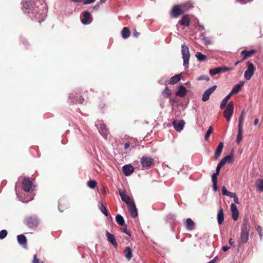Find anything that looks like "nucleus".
Listing matches in <instances>:
<instances>
[{"instance_id": "4c0bfd02", "label": "nucleus", "mask_w": 263, "mask_h": 263, "mask_svg": "<svg viewBox=\"0 0 263 263\" xmlns=\"http://www.w3.org/2000/svg\"><path fill=\"white\" fill-rule=\"evenodd\" d=\"M87 185L90 189H95L97 186V182L93 180H90L87 182Z\"/></svg>"}, {"instance_id": "49530a36", "label": "nucleus", "mask_w": 263, "mask_h": 263, "mask_svg": "<svg viewBox=\"0 0 263 263\" xmlns=\"http://www.w3.org/2000/svg\"><path fill=\"white\" fill-rule=\"evenodd\" d=\"M219 174L217 173H214L212 176V179L213 182H217V176Z\"/></svg>"}, {"instance_id": "4d7b16f0", "label": "nucleus", "mask_w": 263, "mask_h": 263, "mask_svg": "<svg viewBox=\"0 0 263 263\" xmlns=\"http://www.w3.org/2000/svg\"><path fill=\"white\" fill-rule=\"evenodd\" d=\"M233 198H234L235 203L238 204L239 203V199L236 195Z\"/></svg>"}, {"instance_id": "473e14b6", "label": "nucleus", "mask_w": 263, "mask_h": 263, "mask_svg": "<svg viewBox=\"0 0 263 263\" xmlns=\"http://www.w3.org/2000/svg\"><path fill=\"white\" fill-rule=\"evenodd\" d=\"M122 36L123 39H127L130 35L129 29L126 27H124L121 32Z\"/></svg>"}, {"instance_id": "20e7f679", "label": "nucleus", "mask_w": 263, "mask_h": 263, "mask_svg": "<svg viewBox=\"0 0 263 263\" xmlns=\"http://www.w3.org/2000/svg\"><path fill=\"white\" fill-rule=\"evenodd\" d=\"M96 126L97 127L100 134L105 139L107 138L109 134L108 129L107 128L105 124L102 121H98Z\"/></svg>"}, {"instance_id": "423d86ee", "label": "nucleus", "mask_w": 263, "mask_h": 263, "mask_svg": "<svg viewBox=\"0 0 263 263\" xmlns=\"http://www.w3.org/2000/svg\"><path fill=\"white\" fill-rule=\"evenodd\" d=\"M234 110V104L232 101H230L225 110L223 112V116L227 119V121L230 120L232 115H233Z\"/></svg>"}, {"instance_id": "bf43d9fd", "label": "nucleus", "mask_w": 263, "mask_h": 263, "mask_svg": "<svg viewBox=\"0 0 263 263\" xmlns=\"http://www.w3.org/2000/svg\"><path fill=\"white\" fill-rule=\"evenodd\" d=\"M133 34L135 37H138L140 33L137 32L136 31H135V32L133 33Z\"/></svg>"}, {"instance_id": "864d4df0", "label": "nucleus", "mask_w": 263, "mask_h": 263, "mask_svg": "<svg viewBox=\"0 0 263 263\" xmlns=\"http://www.w3.org/2000/svg\"><path fill=\"white\" fill-rule=\"evenodd\" d=\"M213 187L214 191L215 192L217 191L218 190L217 182H213Z\"/></svg>"}, {"instance_id": "de8ad7c7", "label": "nucleus", "mask_w": 263, "mask_h": 263, "mask_svg": "<svg viewBox=\"0 0 263 263\" xmlns=\"http://www.w3.org/2000/svg\"><path fill=\"white\" fill-rule=\"evenodd\" d=\"M223 165H224V164H223V162H220L218 163V165L217 166L216 170V173H217L218 174H219L220 170L221 168Z\"/></svg>"}, {"instance_id": "dca6fc26", "label": "nucleus", "mask_w": 263, "mask_h": 263, "mask_svg": "<svg viewBox=\"0 0 263 263\" xmlns=\"http://www.w3.org/2000/svg\"><path fill=\"white\" fill-rule=\"evenodd\" d=\"M119 191L122 200L125 202L127 205L132 203V202H133V201L131 200L130 198L126 194L125 192H123L120 190H119Z\"/></svg>"}, {"instance_id": "6e6552de", "label": "nucleus", "mask_w": 263, "mask_h": 263, "mask_svg": "<svg viewBox=\"0 0 263 263\" xmlns=\"http://www.w3.org/2000/svg\"><path fill=\"white\" fill-rule=\"evenodd\" d=\"M247 69L245 72L244 76L245 78L248 80L251 78L254 73L255 69L253 64L250 62L247 63Z\"/></svg>"}, {"instance_id": "c85d7f7f", "label": "nucleus", "mask_w": 263, "mask_h": 263, "mask_svg": "<svg viewBox=\"0 0 263 263\" xmlns=\"http://www.w3.org/2000/svg\"><path fill=\"white\" fill-rule=\"evenodd\" d=\"M18 243L22 245H26L27 243V239L25 235L21 234L17 237Z\"/></svg>"}, {"instance_id": "69168bd1", "label": "nucleus", "mask_w": 263, "mask_h": 263, "mask_svg": "<svg viewBox=\"0 0 263 263\" xmlns=\"http://www.w3.org/2000/svg\"><path fill=\"white\" fill-rule=\"evenodd\" d=\"M83 101H84V99L82 98V99H80V100L79 101V102L80 103H83Z\"/></svg>"}, {"instance_id": "412c9836", "label": "nucleus", "mask_w": 263, "mask_h": 263, "mask_svg": "<svg viewBox=\"0 0 263 263\" xmlns=\"http://www.w3.org/2000/svg\"><path fill=\"white\" fill-rule=\"evenodd\" d=\"M217 221L219 225H221L224 221V213L222 208H220L217 213Z\"/></svg>"}, {"instance_id": "052dcab7", "label": "nucleus", "mask_w": 263, "mask_h": 263, "mask_svg": "<svg viewBox=\"0 0 263 263\" xmlns=\"http://www.w3.org/2000/svg\"><path fill=\"white\" fill-rule=\"evenodd\" d=\"M229 244H230L231 246H233V243H234V241L233 240V239H232V238H230V239H229Z\"/></svg>"}, {"instance_id": "2eb2a0df", "label": "nucleus", "mask_w": 263, "mask_h": 263, "mask_svg": "<svg viewBox=\"0 0 263 263\" xmlns=\"http://www.w3.org/2000/svg\"><path fill=\"white\" fill-rule=\"evenodd\" d=\"M106 236L107 240L112 244L114 248H116L118 245L114 235L112 234H110L108 231H106Z\"/></svg>"}, {"instance_id": "f257e3e1", "label": "nucleus", "mask_w": 263, "mask_h": 263, "mask_svg": "<svg viewBox=\"0 0 263 263\" xmlns=\"http://www.w3.org/2000/svg\"><path fill=\"white\" fill-rule=\"evenodd\" d=\"M250 224L248 220L244 219L241 227L240 237L238 241L239 244L247 242L249 239Z\"/></svg>"}, {"instance_id": "393cba45", "label": "nucleus", "mask_w": 263, "mask_h": 263, "mask_svg": "<svg viewBox=\"0 0 263 263\" xmlns=\"http://www.w3.org/2000/svg\"><path fill=\"white\" fill-rule=\"evenodd\" d=\"M190 17L187 15H184L179 21V23L183 26H188L190 25Z\"/></svg>"}, {"instance_id": "a19ab883", "label": "nucleus", "mask_w": 263, "mask_h": 263, "mask_svg": "<svg viewBox=\"0 0 263 263\" xmlns=\"http://www.w3.org/2000/svg\"><path fill=\"white\" fill-rule=\"evenodd\" d=\"M7 231L6 230H3L0 231V239H2L5 238L7 235Z\"/></svg>"}, {"instance_id": "f3484780", "label": "nucleus", "mask_w": 263, "mask_h": 263, "mask_svg": "<svg viewBox=\"0 0 263 263\" xmlns=\"http://www.w3.org/2000/svg\"><path fill=\"white\" fill-rule=\"evenodd\" d=\"M182 13L179 5H175L173 7L172 10V14L175 17H178Z\"/></svg>"}, {"instance_id": "f03ea898", "label": "nucleus", "mask_w": 263, "mask_h": 263, "mask_svg": "<svg viewBox=\"0 0 263 263\" xmlns=\"http://www.w3.org/2000/svg\"><path fill=\"white\" fill-rule=\"evenodd\" d=\"M25 223L29 228L36 227L39 224V220L35 215L30 216L25 219Z\"/></svg>"}, {"instance_id": "6e6d98bb", "label": "nucleus", "mask_w": 263, "mask_h": 263, "mask_svg": "<svg viewBox=\"0 0 263 263\" xmlns=\"http://www.w3.org/2000/svg\"><path fill=\"white\" fill-rule=\"evenodd\" d=\"M96 0H86L84 2V4H89L93 3Z\"/></svg>"}, {"instance_id": "7c9ffc66", "label": "nucleus", "mask_w": 263, "mask_h": 263, "mask_svg": "<svg viewBox=\"0 0 263 263\" xmlns=\"http://www.w3.org/2000/svg\"><path fill=\"white\" fill-rule=\"evenodd\" d=\"M116 220L118 224H119L120 226H125L124 220L121 215L119 214L117 215L116 216Z\"/></svg>"}, {"instance_id": "13d9d810", "label": "nucleus", "mask_w": 263, "mask_h": 263, "mask_svg": "<svg viewBox=\"0 0 263 263\" xmlns=\"http://www.w3.org/2000/svg\"><path fill=\"white\" fill-rule=\"evenodd\" d=\"M230 247L226 246H223L222 247V250L224 251V252H226L229 249Z\"/></svg>"}, {"instance_id": "c756f323", "label": "nucleus", "mask_w": 263, "mask_h": 263, "mask_svg": "<svg viewBox=\"0 0 263 263\" xmlns=\"http://www.w3.org/2000/svg\"><path fill=\"white\" fill-rule=\"evenodd\" d=\"M231 97V96L229 94L222 100L220 106L221 109H223L225 108L228 100L230 99Z\"/></svg>"}, {"instance_id": "ddd939ff", "label": "nucleus", "mask_w": 263, "mask_h": 263, "mask_svg": "<svg viewBox=\"0 0 263 263\" xmlns=\"http://www.w3.org/2000/svg\"><path fill=\"white\" fill-rule=\"evenodd\" d=\"M134 171V168L130 164L125 165L122 167L123 173L126 176H130Z\"/></svg>"}, {"instance_id": "0eeeda50", "label": "nucleus", "mask_w": 263, "mask_h": 263, "mask_svg": "<svg viewBox=\"0 0 263 263\" xmlns=\"http://www.w3.org/2000/svg\"><path fill=\"white\" fill-rule=\"evenodd\" d=\"M23 189L27 192H30L33 191V183L28 178L23 179L22 183Z\"/></svg>"}, {"instance_id": "72a5a7b5", "label": "nucleus", "mask_w": 263, "mask_h": 263, "mask_svg": "<svg viewBox=\"0 0 263 263\" xmlns=\"http://www.w3.org/2000/svg\"><path fill=\"white\" fill-rule=\"evenodd\" d=\"M98 207L100 211L106 216L108 215V212L106 208V207L103 205L102 203L99 202L98 204Z\"/></svg>"}, {"instance_id": "39448f33", "label": "nucleus", "mask_w": 263, "mask_h": 263, "mask_svg": "<svg viewBox=\"0 0 263 263\" xmlns=\"http://www.w3.org/2000/svg\"><path fill=\"white\" fill-rule=\"evenodd\" d=\"M143 167L148 169L154 164V159L150 156H143L140 160Z\"/></svg>"}, {"instance_id": "aec40b11", "label": "nucleus", "mask_w": 263, "mask_h": 263, "mask_svg": "<svg viewBox=\"0 0 263 263\" xmlns=\"http://www.w3.org/2000/svg\"><path fill=\"white\" fill-rule=\"evenodd\" d=\"M187 94V90L183 86H180L179 90L176 92V96L179 97H184Z\"/></svg>"}, {"instance_id": "37998d69", "label": "nucleus", "mask_w": 263, "mask_h": 263, "mask_svg": "<svg viewBox=\"0 0 263 263\" xmlns=\"http://www.w3.org/2000/svg\"><path fill=\"white\" fill-rule=\"evenodd\" d=\"M163 93L164 94L165 97L167 98L170 96L171 93V91L169 90L167 88H166L164 91L163 92Z\"/></svg>"}, {"instance_id": "4468645a", "label": "nucleus", "mask_w": 263, "mask_h": 263, "mask_svg": "<svg viewBox=\"0 0 263 263\" xmlns=\"http://www.w3.org/2000/svg\"><path fill=\"white\" fill-rule=\"evenodd\" d=\"M231 210L232 212V217L234 221L237 220L239 216V212L237 206L234 203L231 204Z\"/></svg>"}, {"instance_id": "cd10ccee", "label": "nucleus", "mask_w": 263, "mask_h": 263, "mask_svg": "<svg viewBox=\"0 0 263 263\" xmlns=\"http://www.w3.org/2000/svg\"><path fill=\"white\" fill-rule=\"evenodd\" d=\"M255 52H256V51L255 50H249V51H246V50H244L241 52V54H244V57L243 58V60H244L246 59H247L248 57L251 56L252 54H253Z\"/></svg>"}, {"instance_id": "3c124183", "label": "nucleus", "mask_w": 263, "mask_h": 263, "mask_svg": "<svg viewBox=\"0 0 263 263\" xmlns=\"http://www.w3.org/2000/svg\"><path fill=\"white\" fill-rule=\"evenodd\" d=\"M122 232L128 235V236H130V232L127 230L126 227L122 229Z\"/></svg>"}, {"instance_id": "09e8293b", "label": "nucleus", "mask_w": 263, "mask_h": 263, "mask_svg": "<svg viewBox=\"0 0 263 263\" xmlns=\"http://www.w3.org/2000/svg\"><path fill=\"white\" fill-rule=\"evenodd\" d=\"M210 73L212 76L215 75L217 73H218V72L217 71V68L212 69L210 70Z\"/></svg>"}, {"instance_id": "9b49d317", "label": "nucleus", "mask_w": 263, "mask_h": 263, "mask_svg": "<svg viewBox=\"0 0 263 263\" xmlns=\"http://www.w3.org/2000/svg\"><path fill=\"white\" fill-rule=\"evenodd\" d=\"M69 206L68 201L65 198H61L59 201L58 209L60 212H63Z\"/></svg>"}, {"instance_id": "79ce46f5", "label": "nucleus", "mask_w": 263, "mask_h": 263, "mask_svg": "<svg viewBox=\"0 0 263 263\" xmlns=\"http://www.w3.org/2000/svg\"><path fill=\"white\" fill-rule=\"evenodd\" d=\"M217 71L218 72V73H220L227 71V70H229V68L226 67H217Z\"/></svg>"}, {"instance_id": "338daca9", "label": "nucleus", "mask_w": 263, "mask_h": 263, "mask_svg": "<svg viewBox=\"0 0 263 263\" xmlns=\"http://www.w3.org/2000/svg\"><path fill=\"white\" fill-rule=\"evenodd\" d=\"M103 193H105V194L107 193L106 189L105 187L103 188Z\"/></svg>"}, {"instance_id": "8fccbe9b", "label": "nucleus", "mask_w": 263, "mask_h": 263, "mask_svg": "<svg viewBox=\"0 0 263 263\" xmlns=\"http://www.w3.org/2000/svg\"><path fill=\"white\" fill-rule=\"evenodd\" d=\"M32 263H43V262H40L39 259L37 258L36 254H35L33 256V259L32 261Z\"/></svg>"}, {"instance_id": "e433bc0d", "label": "nucleus", "mask_w": 263, "mask_h": 263, "mask_svg": "<svg viewBox=\"0 0 263 263\" xmlns=\"http://www.w3.org/2000/svg\"><path fill=\"white\" fill-rule=\"evenodd\" d=\"M196 57L200 61H204L205 60L206 57L205 55L202 54L200 52H197L195 54Z\"/></svg>"}, {"instance_id": "5701e85b", "label": "nucleus", "mask_w": 263, "mask_h": 263, "mask_svg": "<svg viewBox=\"0 0 263 263\" xmlns=\"http://www.w3.org/2000/svg\"><path fill=\"white\" fill-rule=\"evenodd\" d=\"M91 16L88 12H84L83 13V18L81 20V22L84 24H89L91 22Z\"/></svg>"}, {"instance_id": "0e129e2a", "label": "nucleus", "mask_w": 263, "mask_h": 263, "mask_svg": "<svg viewBox=\"0 0 263 263\" xmlns=\"http://www.w3.org/2000/svg\"><path fill=\"white\" fill-rule=\"evenodd\" d=\"M106 0H100V3H105L106 2Z\"/></svg>"}, {"instance_id": "f8f14e48", "label": "nucleus", "mask_w": 263, "mask_h": 263, "mask_svg": "<svg viewBox=\"0 0 263 263\" xmlns=\"http://www.w3.org/2000/svg\"><path fill=\"white\" fill-rule=\"evenodd\" d=\"M172 124H173L174 127L175 128V129L177 132H181L183 129V128L184 126L185 122L183 120H180V121L174 120L172 122Z\"/></svg>"}, {"instance_id": "680f3d73", "label": "nucleus", "mask_w": 263, "mask_h": 263, "mask_svg": "<svg viewBox=\"0 0 263 263\" xmlns=\"http://www.w3.org/2000/svg\"><path fill=\"white\" fill-rule=\"evenodd\" d=\"M259 120L258 119H255V120L254 121V125H257L258 123Z\"/></svg>"}, {"instance_id": "58836bf2", "label": "nucleus", "mask_w": 263, "mask_h": 263, "mask_svg": "<svg viewBox=\"0 0 263 263\" xmlns=\"http://www.w3.org/2000/svg\"><path fill=\"white\" fill-rule=\"evenodd\" d=\"M213 129L212 126H210L205 134V135L204 138H205V140H208L209 139V138L210 136V135L213 132Z\"/></svg>"}, {"instance_id": "f704fd0d", "label": "nucleus", "mask_w": 263, "mask_h": 263, "mask_svg": "<svg viewBox=\"0 0 263 263\" xmlns=\"http://www.w3.org/2000/svg\"><path fill=\"white\" fill-rule=\"evenodd\" d=\"M182 73L178 74L171 78L170 82H178L181 80Z\"/></svg>"}, {"instance_id": "a211bd4d", "label": "nucleus", "mask_w": 263, "mask_h": 263, "mask_svg": "<svg viewBox=\"0 0 263 263\" xmlns=\"http://www.w3.org/2000/svg\"><path fill=\"white\" fill-rule=\"evenodd\" d=\"M223 148V143L220 142L215 150L214 157L216 159H217L220 156Z\"/></svg>"}, {"instance_id": "e2e57ef3", "label": "nucleus", "mask_w": 263, "mask_h": 263, "mask_svg": "<svg viewBox=\"0 0 263 263\" xmlns=\"http://www.w3.org/2000/svg\"><path fill=\"white\" fill-rule=\"evenodd\" d=\"M99 4L100 3H97L93 7V9H97L99 7Z\"/></svg>"}, {"instance_id": "a878e982", "label": "nucleus", "mask_w": 263, "mask_h": 263, "mask_svg": "<svg viewBox=\"0 0 263 263\" xmlns=\"http://www.w3.org/2000/svg\"><path fill=\"white\" fill-rule=\"evenodd\" d=\"M243 84L244 83H239L235 85L229 95L232 96V95L238 93L240 90L241 88L242 87Z\"/></svg>"}, {"instance_id": "bb28decb", "label": "nucleus", "mask_w": 263, "mask_h": 263, "mask_svg": "<svg viewBox=\"0 0 263 263\" xmlns=\"http://www.w3.org/2000/svg\"><path fill=\"white\" fill-rule=\"evenodd\" d=\"M222 195L229 196L231 198H234L236 196V193L228 191L226 186L222 187Z\"/></svg>"}, {"instance_id": "2f4dec72", "label": "nucleus", "mask_w": 263, "mask_h": 263, "mask_svg": "<svg viewBox=\"0 0 263 263\" xmlns=\"http://www.w3.org/2000/svg\"><path fill=\"white\" fill-rule=\"evenodd\" d=\"M186 229L189 230H192L194 229V222L191 218L186 219Z\"/></svg>"}, {"instance_id": "ea45409f", "label": "nucleus", "mask_w": 263, "mask_h": 263, "mask_svg": "<svg viewBox=\"0 0 263 263\" xmlns=\"http://www.w3.org/2000/svg\"><path fill=\"white\" fill-rule=\"evenodd\" d=\"M244 116H245V110H243L241 112V115L240 116L239 118V123L238 126H242L243 125V121L244 119Z\"/></svg>"}, {"instance_id": "5fc2aeb1", "label": "nucleus", "mask_w": 263, "mask_h": 263, "mask_svg": "<svg viewBox=\"0 0 263 263\" xmlns=\"http://www.w3.org/2000/svg\"><path fill=\"white\" fill-rule=\"evenodd\" d=\"M130 145L131 144L129 142H126L124 145V148L125 149H128L130 147Z\"/></svg>"}, {"instance_id": "9d476101", "label": "nucleus", "mask_w": 263, "mask_h": 263, "mask_svg": "<svg viewBox=\"0 0 263 263\" xmlns=\"http://www.w3.org/2000/svg\"><path fill=\"white\" fill-rule=\"evenodd\" d=\"M127 206L130 216L133 218H136L138 216V211L134 202H132L127 205Z\"/></svg>"}, {"instance_id": "c9c22d12", "label": "nucleus", "mask_w": 263, "mask_h": 263, "mask_svg": "<svg viewBox=\"0 0 263 263\" xmlns=\"http://www.w3.org/2000/svg\"><path fill=\"white\" fill-rule=\"evenodd\" d=\"M257 187L259 191L263 192V180L258 179L256 182Z\"/></svg>"}, {"instance_id": "4be33fe9", "label": "nucleus", "mask_w": 263, "mask_h": 263, "mask_svg": "<svg viewBox=\"0 0 263 263\" xmlns=\"http://www.w3.org/2000/svg\"><path fill=\"white\" fill-rule=\"evenodd\" d=\"M125 257L128 261H129L133 257V253L129 247H126L123 251Z\"/></svg>"}, {"instance_id": "774afa93", "label": "nucleus", "mask_w": 263, "mask_h": 263, "mask_svg": "<svg viewBox=\"0 0 263 263\" xmlns=\"http://www.w3.org/2000/svg\"><path fill=\"white\" fill-rule=\"evenodd\" d=\"M73 2H80L81 0H72Z\"/></svg>"}, {"instance_id": "1a4fd4ad", "label": "nucleus", "mask_w": 263, "mask_h": 263, "mask_svg": "<svg viewBox=\"0 0 263 263\" xmlns=\"http://www.w3.org/2000/svg\"><path fill=\"white\" fill-rule=\"evenodd\" d=\"M217 88L216 85H213L211 87L206 89L202 95V100L203 102L207 101L210 99V95L214 92Z\"/></svg>"}, {"instance_id": "a18cd8bd", "label": "nucleus", "mask_w": 263, "mask_h": 263, "mask_svg": "<svg viewBox=\"0 0 263 263\" xmlns=\"http://www.w3.org/2000/svg\"><path fill=\"white\" fill-rule=\"evenodd\" d=\"M257 231L259 235L260 238L262 239V238L263 237V234L262 233V229L261 227L258 226L257 228Z\"/></svg>"}, {"instance_id": "6ab92c4d", "label": "nucleus", "mask_w": 263, "mask_h": 263, "mask_svg": "<svg viewBox=\"0 0 263 263\" xmlns=\"http://www.w3.org/2000/svg\"><path fill=\"white\" fill-rule=\"evenodd\" d=\"M233 152H231L229 155L225 156L221 161V162H223V164L224 165L226 162H229V163H232L233 162Z\"/></svg>"}, {"instance_id": "c03bdc74", "label": "nucleus", "mask_w": 263, "mask_h": 263, "mask_svg": "<svg viewBox=\"0 0 263 263\" xmlns=\"http://www.w3.org/2000/svg\"><path fill=\"white\" fill-rule=\"evenodd\" d=\"M197 80L198 81L205 80L206 81H210V78H209V77H208L206 76H201L198 78Z\"/></svg>"}, {"instance_id": "b1692460", "label": "nucleus", "mask_w": 263, "mask_h": 263, "mask_svg": "<svg viewBox=\"0 0 263 263\" xmlns=\"http://www.w3.org/2000/svg\"><path fill=\"white\" fill-rule=\"evenodd\" d=\"M243 126H238V134L237 135L236 142L238 144L242 139Z\"/></svg>"}, {"instance_id": "603ef678", "label": "nucleus", "mask_w": 263, "mask_h": 263, "mask_svg": "<svg viewBox=\"0 0 263 263\" xmlns=\"http://www.w3.org/2000/svg\"><path fill=\"white\" fill-rule=\"evenodd\" d=\"M203 41L205 45L212 44V42L208 37L203 38Z\"/></svg>"}, {"instance_id": "7ed1b4c3", "label": "nucleus", "mask_w": 263, "mask_h": 263, "mask_svg": "<svg viewBox=\"0 0 263 263\" xmlns=\"http://www.w3.org/2000/svg\"><path fill=\"white\" fill-rule=\"evenodd\" d=\"M181 53L183 59V65L184 66H186L189 63L190 54L189 47L185 44L182 45L181 46Z\"/></svg>"}]
</instances>
